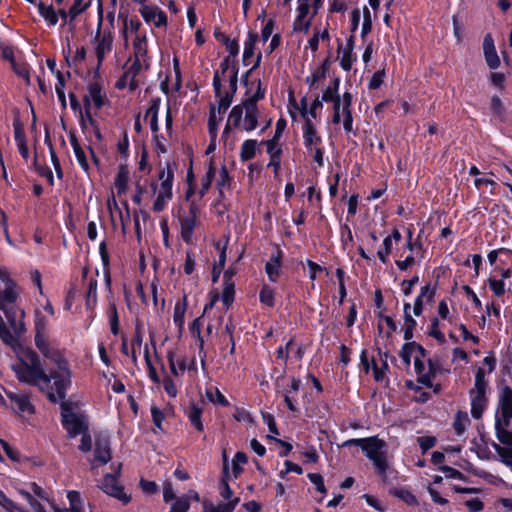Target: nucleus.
Listing matches in <instances>:
<instances>
[{
	"label": "nucleus",
	"mask_w": 512,
	"mask_h": 512,
	"mask_svg": "<svg viewBox=\"0 0 512 512\" xmlns=\"http://www.w3.org/2000/svg\"><path fill=\"white\" fill-rule=\"evenodd\" d=\"M14 352L17 361L12 365L19 382L37 387L45 392L52 402L60 400L50 374L45 370L39 355L30 347L16 345Z\"/></svg>",
	"instance_id": "1"
},
{
	"label": "nucleus",
	"mask_w": 512,
	"mask_h": 512,
	"mask_svg": "<svg viewBox=\"0 0 512 512\" xmlns=\"http://www.w3.org/2000/svg\"><path fill=\"white\" fill-rule=\"evenodd\" d=\"M149 67H150V61L149 60L143 59V61H141L139 59V61H138L137 58H134L132 64L127 68V70L125 72L127 74H129V76L133 80H136V76L140 72L147 70Z\"/></svg>",
	"instance_id": "53"
},
{
	"label": "nucleus",
	"mask_w": 512,
	"mask_h": 512,
	"mask_svg": "<svg viewBox=\"0 0 512 512\" xmlns=\"http://www.w3.org/2000/svg\"><path fill=\"white\" fill-rule=\"evenodd\" d=\"M282 271V251L277 249L266 262L265 272L271 282H277Z\"/></svg>",
	"instance_id": "30"
},
{
	"label": "nucleus",
	"mask_w": 512,
	"mask_h": 512,
	"mask_svg": "<svg viewBox=\"0 0 512 512\" xmlns=\"http://www.w3.org/2000/svg\"><path fill=\"white\" fill-rule=\"evenodd\" d=\"M202 413L203 410L196 404H192L186 411V416L189 419L192 426L198 431L204 430V425L202 422Z\"/></svg>",
	"instance_id": "42"
},
{
	"label": "nucleus",
	"mask_w": 512,
	"mask_h": 512,
	"mask_svg": "<svg viewBox=\"0 0 512 512\" xmlns=\"http://www.w3.org/2000/svg\"><path fill=\"white\" fill-rule=\"evenodd\" d=\"M352 95L346 91L340 99L332 104V122L339 124L342 122L343 129L346 133L353 130V116L351 111Z\"/></svg>",
	"instance_id": "11"
},
{
	"label": "nucleus",
	"mask_w": 512,
	"mask_h": 512,
	"mask_svg": "<svg viewBox=\"0 0 512 512\" xmlns=\"http://www.w3.org/2000/svg\"><path fill=\"white\" fill-rule=\"evenodd\" d=\"M35 346L44 358L56 366L49 374L54 381L58 398L64 399L72 383V372L68 360L59 349L51 346L47 338L36 340Z\"/></svg>",
	"instance_id": "3"
},
{
	"label": "nucleus",
	"mask_w": 512,
	"mask_h": 512,
	"mask_svg": "<svg viewBox=\"0 0 512 512\" xmlns=\"http://www.w3.org/2000/svg\"><path fill=\"white\" fill-rule=\"evenodd\" d=\"M55 316V309L49 300L42 305L41 308L34 310V341L47 338L49 329V317Z\"/></svg>",
	"instance_id": "16"
},
{
	"label": "nucleus",
	"mask_w": 512,
	"mask_h": 512,
	"mask_svg": "<svg viewBox=\"0 0 512 512\" xmlns=\"http://www.w3.org/2000/svg\"><path fill=\"white\" fill-rule=\"evenodd\" d=\"M233 418L237 422H242L246 424H250L253 421V418L248 410L243 407H236L233 413Z\"/></svg>",
	"instance_id": "63"
},
{
	"label": "nucleus",
	"mask_w": 512,
	"mask_h": 512,
	"mask_svg": "<svg viewBox=\"0 0 512 512\" xmlns=\"http://www.w3.org/2000/svg\"><path fill=\"white\" fill-rule=\"evenodd\" d=\"M483 51L487 65L490 69H497L500 65V59L497 54L494 40L490 34L485 35L483 40Z\"/></svg>",
	"instance_id": "34"
},
{
	"label": "nucleus",
	"mask_w": 512,
	"mask_h": 512,
	"mask_svg": "<svg viewBox=\"0 0 512 512\" xmlns=\"http://www.w3.org/2000/svg\"><path fill=\"white\" fill-rule=\"evenodd\" d=\"M470 425V418L468 413L465 411H458L455 415L453 422V428L458 436L464 434L468 426Z\"/></svg>",
	"instance_id": "47"
},
{
	"label": "nucleus",
	"mask_w": 512,
	"mask_h": 512,
	"mask_svg": "<svg viewBox=\"0 0 512 512\" xmlns=\"http://www.w3.org/2000/svg\"><path fill=\"white\" fill-rule=\"evenodd\" d=\"M258 36L256 34L249 33L247 39L244 42L243 50V63L245 66H251V69L256 68L261 61V54L255 57V46Z\"/></svg>",
	"instance_id": "26"
},
{
	"label": "nucleus",
	"mask_w": 512,
	"mask_h": 512,
	"mask_svg": "<svg viewBox=\"0 0 512 512\" xmlns=\"http://www.w3.org/2000/svg\"><path fill=\"white\" fill-rule=\"evenodd\" d=\"M113 35L111 32H98L94 38V50L98 66L102 64L107 55L112 52Z\"/></svg>",
	"instance_id": "24"
},
{
	"label": "nucleus",
	"mask_w": 512,
	"mask_h": 512,
	"mask_svg": "<svg viewBox=\"0 0 512 512\" xmlns=\"http://www.w3.org/2000/svg\"><path fill=\"white\" fill-rule=\"evenodd\" d=\"M360 361H361V365L363 366V370L365 371V373H369L370 368H372L374 379L377 382H380L384 379L385 371L388 369V365H387L386 361H382L381 367L378 366L375 359H372V361L370 363L366 350H362L361 355H360Z\"/></svg>",
	"instance_id": "31"
},
{
	"label": "nucleus",
	"mask_w": 512,
	"mask_h": 512,
	"mask_svg": "<svg viewBox=\"0 0 512 512\" xmlns=\"http://www.w3.org/2000/svg\"><path fill=\"white\" fill-rule=\"evenodd\" d=\"M70 142L78 164L85 172H87L89 170V163L84 149L78 143L76 138H71Z\"/></svg>",
	"instance_id": "48"
},
{
	"label": "nucleus",
	"mask_w": 512,
	"mask_h": 512,
	"mask_svg": "<svg viewBox=\"0 0 512 512\" xmlns=\"http://www.w3.org/2000/svg\"><path fill=\"white\" fill-rule=\"evenodd\" d=\"M297 108L300 112L301 117L304 120L303 125H307L309 123L312 126L317 127V111L312 110V108L308 106L306 98H302L300 100V103L298 104Z\"/></svg>",
	"instance_id": "40"
},
{
	"label": "nucleus",
	"mask_w": 512,
	"mask_h": 512,
	"mask_svg": "<svg viewBox=\"0 0 512 512\" xmlns=\"http://www.w3.org/2000/svg\"><path fill=\"white\" fill-rule=\"evenodd\" d=\"M174 171L167 165L159 170L158 180L149 185L151 190L152 210L160 213L166 209L173 198Z\"/></svg>",
	"instance_id": "6"
},
{
	"label": "nucleus",
	"mask_w": 512,
	"mask_h": 512,
	"mask_svg": "<svg viewBox=\"0 0 512 512\" xmlns=\"http://www.w3.org/2000/svg\"><path fill=\"white\" fill-rule=\"evenodd\" d=\"M261 304L267 307L275 305V290L268 285H264L259 294Z\"/></svg>",
	"instance_id": "55"
},
{
	"label": "nucleus",
	"mask_w": 512,
	"mask_h": 512,
	"mask_svg": "<svg viewBox=\"0 0 512 512\" xmlns=\"http://www.w3.org/2000/svg\"><path fill=\"white\" fill-rule=\"evenodd\" d=\"M269 159H281L283 150L280 140L269 139L264 141Z\"/></svg>",
	"instance_id": "54"
},
{
	"label": "nucleus",
	"mask_w": 512,
	"mask_h": 512,
	"mask_svg": "<svg viewBox=\"0 0 512 512\" xmlns=\"http://www.w3.org/2000/svg\"><path fill=\"white\" fill-rule=\"evenodd\" d=\"M339 86L340 80L338 78L333 79L331 84L323 91L322 100L333 104L337 99H340L342 96L339 95Z\"/></svg>",
	"instance_id": "45"
},
{
	"label": "nucleus",
	"mask_w": 512,
	"mask_h": 512,
	"mask_svg": "<svg viewBox=\"0 0 512 512\" xmlns=\"http://www.w3.org/2000/svg\"><path fill=\"white\" fill-rule=\"evenodd\" d=\"M320 41H329V32L327 29L315 30L309 38L306 48L315 53L319 48Z\"/></svg>",
	"instance_id": "49"
},
{
	"label": "nucleus",
	"mask_w": 512,
	"mask_h": 512,
	"mask_svg": "<svg viewBox=\"0 0 512 512\" xmlns=\"http://www.w3.org/2000/svg\"><path fill=\"white\" fill-rule=\"evenodd\" d=\"M512 276V270L510 268L498 269L495 268L489 278L487 279L488 285L496 297H501L506 292L505 279H509Z\"/></svg>",
	"instance_id": "23"
},
{
	"label": "nucleus",
	"mask_w": 512,
	"mask_h": 512,
	"mask_svg": "<svg viewBox=\"0 0 512 512\" xmlns=\"http://www.w3.org/2000/svg\"><path fill=\"white\" fill-rule=\"evenodd\" d=\"M129 182V170L125 165H121L118 169L114 187L119 195L126 193Z\"/></svg>",
	"instance_id": "41"
},
{
	"label": "nucleus",
	"mask_w": 512,
	"mask_h": 512,
	"mask_svg": "<svg viewBox=\"0 0 512 512\" xmlns=\"http://www.w3.org/2000/svg\"><path fill=\"white\" fill-rule=\"evenodd\" d=\"M264 96L265 90L262 88L260 80L247 83L245 99L240 104L235 105L229 113L227 124L222 134L225 142L228 139L231 128L251 132L258 127L260 112L257 102L263 99Z\"/></svg>",
	"instance_id": "2"
},
{
	"label": "nucleus",
	"mask_w": 512,
	"mask_h": 512,
	"mask_svg": "<svg viewBox=\"0 0 512 512\" xmlns=\"http://www.w3.org/2000/svg\"><path fill=\"white\" fill-rule=\"evenodd\" d=\"M13 71L21 77L27 85H31V78L29 73V67L26 63L23 62H13L11 66Z\"/></svg>",
	"instance_id": "60"
},
{
	"label": "nucleus",
	"mask_w": 512,
	"mask_h": 512,
	"mask_svg": "<svg viewBox=\"0 0 512 512\" xmlns=\"http://www.w3.org/2000/svg\"><path fill=\"white\" fill-rule=\"evenodd\" d=\"M396 256L398 259H396L395 264L400 271H406L410 269L416 262L412 254H409L404 259H402L403 252L400 249L397 250Z\"/></svg>",
	"instance_id": "59"
},
{
	"label": "nucleus",
	"mask_w": 512,
	"mask_h": 512,
	"mask_svg": "<svg viewBox=\"0 0 512 512\" xmlns=\"http://www.w3.org/2000/svg\"><path fill=\"white\" fill-rule=\"evenodd\" d=\"M339 65L344 71H350L353 64L357 61V55L354 53V40L350 37L344 46H338Z\"/></svg>",
	"instance_id": "25"
},
{
	"label": "nucleus",
	"mask_w": 512,
	"mask_h": 512,
	"mask_svg": "<svg viewBox=\"0 0 512 512\" xmlns=\"http://www.w3.org/2000/svg\"><path fill=\"white\" fill-rule=\"evenodd\" d=\"M257 150V141L254 139L245 140L240 149V159L248 161L255 157Z\"/></svg>",
	"instance_id": "50"
},
{
	"label": "nucleus",
	"mask_w": 512,
	"mask_h": 512,
	"mask_svg": "<svg viewBox=\"0 0 512 512\" xmlns=\"http://www.w3.org/2000/svg\"><path fill=\"white\" fill-rule=\"evenodd\" d=\"M120 470L121 464L119 463L114 467V473L106 474L104 478L99 482L98 486L107 495L115 497L124 503H128L130 501V497L124 493L123 488L119 485L117 481V477L120 474Z\"/></svg>",
	"instance_id": "18"
},
{
	"label": "nucleus",
	"mask_w": 512,
	"mask_h": 512,
	"mask_svg": "<svg viewBox=\"0 0 512 512\" xmlns=\"http://www.w3.org/2000/svg\"><path fill=\"white\" fill-rule=\"evenodd\" d=\"M34 5H37L39 14L50 26H55L57 24L58 14L52 6H46L40 0H38Z\"/></svg>",
	"instance_id": "46"
},
{
	"label": "nucleus",
	"mask_w": 512,
	"mask_h": 512,
	"mask_svg": "<svg viewBox=\"0 0 512 512\" xmlns=\"http://www.w3.org/2000/svg\"><path fill=\"white\" fill-rule=\"evenodd\" d=\"M302 138L303 145L308 155L313 158L318 167H323L325 151L323 148V139L317 130V127H314L309 123L307 125H303Z\"/></svg>",
	"instance_id": "9"
},
{
	"label": "nucleus",
	"mask_w": 512,
	"mask_h": 512,
	"mask_svg": "<svg viewBox=\"0 0 512 512\" xmlns=\"http://www.w3.org/2000/svg\"><path fill=\"white\" fill-rule=\"evenodd\" d=\"M384 448L385 442L377 437L366 438L365 444L362 448L365 455L373 462L381 476H385L388 468Z\"/></svg>",
	"instance_id": "15"
},
{
	"label": "nucleus",
	"mask_w": 512,
	"mask_h": 512,
	"mask_svg": "<svg viewBox=\"0 0 512 512\" xmlns=\"http://www.w3.org/2000/svg\"><path fill=\"white\" fill-rule=\"evenodd\" d=\"M512 419V389L509 386L502 388L495 421V430L499 439L500 431H508L507 427Z\"/></svg>",
	"instance_id": "14"
},
{
	"label": "nucleus",
	"mask_w": 512,
	"mask_h": 512,
	"mask_svg": "<svg viewBox=\"0 0 512 512\" xmlns=\"http://www.w3.org/2000/svg\"><path fill=\"white\" fill-rule=\"evenodd\" d=\"M7 398L12 403V409L18 414H33L34 407L30 403L27 395L12 391H5Z\"/></svg>",
	"instance_id": "28"
},
{
	"label": "nucleus",
	"mask_w": 512,
	"mask_h": 512,
	"mask_svg": "<svg viewBox=\"0 0 512 512\" xmlns=\"http://www.w3.org/2000/svg\"><path fill=\"white\" fill-rule=\"evenodd\" d=\"M238 68L234 59L225 58L213 77L215 95L218 98V113H224L232 102L237 89Z\"/></svg>",
	"instance_id": "4"
},
{
	"label": "nucleus",
	"mask_w": 512,
	"mask_h": 512,
	"mask_svg": "<svg viewBox=\"0 0 512 512\" xmlns=\"http://www.w3.org/2000/svg\"><path fill=\"white\" fill-rule=\"evenodd\" d=\"M69 501V508H60L55 503H51V508L54 512H84L85 505L79 492L71 490L67 493Z\"/></svg>",
	"instance_id": "33"
},
{
	"label": "nucleus",
	"mask_w": 512,
	"mask_h": 512,
	"mask_svg": "<svg viewBox=\"0 0 512 512\" xmlns=\"http://www.w3.org/2000/svg\"><path fill=\"white\" fill-rule=\"evenodd\" d=\"M490 109L493 112V114L495 116H497L498 118H500L501 120L504 118L505 108H504V105H503L501 99L498 96H496V95L492 96L491 102H490Z\"/></svg>",
	"instance_id": "62"
},
{
	"label": "nucleus",
	"mask_w": 512,
	"mask_h": 512,
	"mask_svg": "<svg viewBox=\"0 0 512 512\" xmlns=\"http://www.w3.org/2000/svg\"><path fill=\"white\" fill-rule=\"evenodd\" d=\"M215 181L216 189L220 195H222L224 191L230 187L231 178L229 176L228 169L224 164L221 165L219 170H217Z\"/></svg>",
	"instance_id": "43"
},
{
	"label": "nucleus",
	"mask_w": 512,
	"mask_h": 512,
	"mask_svg": "<svg viewBox=\"0 0 512 512\" xmlns=\"http://www.w3.org/2000/svg\"><path fill=\"white\" fill-rule=\"evenodd\" d=\"M107 100L105 92L102 90L98 83H91L88 86V91L83 98L84 110L81 111V126L85 127V119L93 123L91 110H98L102 108Z\"/></svg>",
	"instance_id": "12"
},
{
	"label": "nucleus",
	"mask_w": 512,
	"mask_h": 512,
	"mask_svg": "<svg viewBox=\"0 0 512 512\" xmlns=\"http://www.w3.org/2000/svg\"><path fill=\"white\" fill-rule=\"evenodd\" d=\"M220 482V495L226 501L225 503L215 505L210 501L203 502V512H233L239 503L238 497H232L233 491L228 484L230 480V470L226 453H223V471Z\"/></svg>",
	"instance_id": "8"
},
{
	"label": "nucleus",
	"mask_w": 512,
	"mask_h": 512,
	"mask_svg": "<svg viewBox=\"0 0 512 512\" xmlns=\"http://www.w3.org/2000/svg\"><path fill=\"white\" fill-rule=\"evenodd\" d=\"M189 508V499L187 497H180L172 504L170 512H187Z\"/></svg>",
	"instance_id": "64"
},
{
	"label": "nucleus",
	"mask_w": 512,
	"mask_h": 512,
	"mask_svg": "<svg viewBox=\"0 0 512 512\" xmlns=\"http://www.w3.org/2000/svg\"><path fill=\"white\" fill-rule=\"evenodd\" d=\"M206 396L208 400L213 404H217L224 407L229 406V401L218 388L207 390Z\"/></svg>",
	"instance_id": "57"
},
{
	"label": "nucleus",
	"mask_w": 512,
	"mask_h": 512,
	"mask_svg": "<svg viewBox=\"0 0 512 512\" xmlns=\"http://www.w3.org/2000/svg\"><path fill=\"white\" fill-rule=\"evenodd\" d=\"M312 19L313 17L311 16H304L297 13L293 21V31L306 34L311 27Z\"/></svg>",
	"instance_id": "52"
},
{
	"label": "nucleus",
	"mask_w": 512,
	"mask_h": 512,
	"mask_svg": "<svg viewBox=\"0 0 512 512\" xmlns=\"http://www.w3.org/2000/svg\"><path fill=\"white\" fill-rule=\"evenodd\" d=\"M30 489L34 497L46 501L50 506L51 503H55L54 500L49 497L48 493L36 482L30 483Z\"/></svg>",
	"instance_id": "61"
},
{
	"label": "nucleus",
	"mask_w": 512,
	"mask_h": 512,
	"mask_svg": "<svg viewBox=\"0 0 512 512\" xmlns=\"http://www.w3.org/2000/svg\"><path fill=\"white\" fill-rule=\"evenodd\" d=\"M111 458L112 456L109 438L106 436L97 437L95 441L93 458L89 460L92 472L97 473V469L110 462Z\"/></svg>",
	"instance_id": "19"
},
{
	"label": "nucleus",
	"mask_w": 512,
	"mask_h": 512,
	"mask_svg": "<svg viewBox=\"0 0 512 512\" xmlns=\"http://www.w3.org/2000/svg\"><path fill=\"white\" fill-rule=\"evenodd\" d=\"M401 239L402 235L398 229H393L391 234L383 239V248L377 252V256L383 264L388 262L394 243L400 242Z\"/></svg>",
	"instance_id": "32"
},
{
	"label": "nucleus",
	"mask_w": 512,
	"mask_h": 512,
	"mask_svg": "<svg viewBox=\"0 0 512 512\" xmlns=\"http://www.w3.org/2000/svg\"><path fill=\"white\" fill-rule=\"evenodd\" d=\"M400 358L406 366H409L413 360L414 369H418L421 361L425 359V350L415 342H407L400 351Z\"/></svg>",
	"instance_id": "22"
},
{
	"label": "nucleus",
	"mask_w": 512,
	"mask_h": 512,
	"mask_svg": "<svg viewBox=\"0 0 512 512\" xmlns=\"http://www.w3.org/2000/svg\"><path fill=\"white\" fill-rule=\"evenodd\" d=\"M187 311V299L184 296L182 299L176 301L173 312V322L178 328L179 332L183 330L185 323V313Z\"/></svg>",
	"instance_id": "39"
},
{
	"label": "nucleus",
	"mask_w": 512,
	"mask_h": 512,
	"mask_svg": "<svg viewBox=\"0 0 512 512\" xmlns=\"http://www.w3.org/2000/svg\"><path fill=\"white\" fill-rule=\"evenodd\" d=\"M200 214V208L195 201H191L188 212L180 216V233L184 242L192 241L195 227Z\"/></svg>",
	"instance_id": "17"
},
{
	"label": "nucleus",
	"mask_w": 512,
	"mask_h": 512,
	"mask_svg": "<svg viewBox=\"0 0 512 512\" xmlns=\"http://www.w3.org/2000/svg\"><path fill=\"white\" fill-rule=\"evenodd\" d=\"M428 335L434 338L439 344H444L446 338L444 333L440 330L438 318H433L428 329Z\"/></svg>",
	"instance_id": "58"
},
{
	"label": "nucleus",
	"mask_w": 512,
	"mask_h": 512,
	"mask_svg": "<svg viewBox=\"0 0 512 512\" xmlns=\"http://www.w3.org/2000/svg\"><path fill=\"white\" fill-rule=\"evenodd\" d=\"M217 175V167L213 158H211L206 164V173L201 178V187L197 194L199 199H202L211 188L212 182L215 180Z\"/></svg>",
	"instance_id": "35"
},
{
	"label": "nucleus",
	"mask_w": 512,
	"mask_h": 512,
	"mask_svg": "<svg viewBox=\"0 0 512 512\" xmlns=\"http://www.w3.org/2000/svg\"><path fill=\"white\" fill-rule=\"evenodd\" d=\"M487 381L485 380V371L478 368L475 375L474 387L470 390L471 415L475 419H480L487 406L486 390Z\"/></svg>",
	"instance_id": "10"
},
{
	"label": "nucleus",
	"mask_w": 512,
	"mask_h": 512,
	"mask_svg": "<svg viewBox=\"0 0 512 512\" xmlns=\"http://www.w3.org/2000/svg\"><path fill=\"white\" fill-rule=\"evenodd\" d=\"M161 107V99L153 98L145 112L144 120L149 124L152 134L159 132L158 114Z\"/></svg>",
	"instance_id": "36"
},
{
	"label": "nucleus",
	"mask_w": 512,
	"mask_h": 512,
	"mask_svg": "<svg viewBox=\"0 0 512 512\" xmlns=\"http://www.w3.org/2000/svg\"><path fill=\"white\" fill-rule=\"evenodd\" d=\"M395 497L401 499L410 506L417 505V499L414 494L406 488H395L391 492Z\"/></svg>",
	"instance_id": "56"
},
{
	"label": "nucleus",
	"mask_w": 512,
	"mask_h": 512,
	"mask_svg": "<svg viewBox=\"0 0 512 512\" xmlns=\"http://www.w3.org/2000/svg\"><path fill=\"white\" fill-rule=\"evenodd\" d=\"M210 300L204 307L203 314H207L209 310L213 308V306L221 300L225 306V309H228L231 304L234 302L235 298V285L233 281H230L228 275H226V281L223 282V291L222 294L218 292L217 289L213 290L209 294Z\"/></svg>",
	"instance_id": "20"
},
{
	"label": "nucleus",
	"mask_w": 512,
	"mask_h": 512,
	"mask_svg": "<svg viewBox=\"0 0 512 512\" xmlns=\"http://www.w3.org/2000/svg\"><path fill=\"white\" fill-rule=\"evenodd\" d=\"M59 5L64 4V0H56ZM70 2L71 20H75L91 4V0H68Z\"/></svg>",
	"instance_id": "44"
},
{
	"label": "nucleus",
	"mask_w": 512,
	"mask_h": 512,
	"mask_svg": "<svg viewBox=\"0 0 512 512\" xmlns=\"http://www.w3.org/2000/svg\"><path fill=\"white\" fill-rule=\"evenodd\" d=\"M61 423L68 436L74 438L88 431V420L80 413H76L66 403L61 405Z\"/></svg>",
	"instance_id": "13"
},
{
	"label": "nucleus",
	"mask_w": 512,
	"mask_h": 512,
	"mask_svg": "<svg viewBox=\"0 0 512 512\" xmlns=\"http://www.w3.org/2000/svg\"><path fill=\"white\" fill-rule=\"evenodd\" d=\"M437 371L438 366L433 363L431 359L428 360L427 365L425 364V359H423L418 369H415L418 382L428 388L433 387V379L436 376Z\"/></svg>",
	"instance_id": "29"
},
{
	"label": "nucleus",
	"mask_w": 512,
	"mask_h": 512,
	"mask_svg": "<svg viewBox=\"0 0 512 512\" xmlns=\"http://www.w3.org/2000/svg\"><path fill=\"white\" fill-rule=\"evenodd\" d=\"M0 279L5 282V288L0 291V310L5 314L13 331L21 334L25 331V313L16 306L19 288L2 269H0Z\"/></svg>",
	"instance_id": "5"
},
{
	"label": "nucleus",
	"mask_w": 512,
	"mask_h": 512,
	"mask_svg": "<svg viewBox=\"0 0 512 512\" xmlns=\"http://www.w3.org/2000/svg\"><path fill=\"white\" fill-rule=\"evenodd\" d=\"M248 459L245 453L237 452L232 459V469L230 471V478H238L242 473V466L247 463Z\"/></svg>",
	"instance_id": "51"
},
{
	"label": "nucleus",
	"mask_w": 512,
	"mask_h": 512,
	"mask_svg": "<svg viewBox=\"0 0 512 512\" xmlns=\"http://www.w3.org/2000/svg\"><path fill=\"white\" fill-rule=\"evenodd\" d=\"M436 294V287L430 283L421 287L420 293L415 299L413 305V313L415 316H420L424 310V307L433 302Z\"/></svg>",
	"instance_id": "27"
},
{
	"label": "nucleus",
	"mask_w": 512,
	"mask_h": 512,
	"mask_svg": "<svg viewBox=\"0 0 512 512\" xmlns=\"http://www.w3.org/2000/svg\"><path fill=\"white\" fill-rule=\"evenodd\" d=\"M139 13L143 20L156 28L165 27L167 25L166 13L157 5L143 4L139 8Z\"/></svg>",
	"instance_id": "21"
},
{
	"label": "nucleus",
	"mask_w": 512,
	"mask_h": 512,
	"mask_svg": "<svg viewBox=\"0 0 512 512\" xmlns=\"http://www.w3.org/2000/svg\"><path fill=\"white\" fill-rule=\"evenodd\" d=\"M167 359L170 371L175 377H180L185 373L187 364L184 357H179L173 351H169Z\"/></svg>",
	"instance_id": "38"
},
{
	"label": "nucleus",
	"mask_w": 512,
	"mask_h": 512,
	"mask_svg": "<svg viewBox=\"0 0 512 512\" xmlns=\"http://www.w3.org/2000/svg\"><path fill=\"white\" fill-rule=\"evenodd\" d=\"M322 4V0H297L296 12L304 16L314 17Z\"/></svg>",
	"instance_id": "37"
},
{
	"label": "nucleus",
	"mask_w": 512,
	"mask_h": 512,
	"mask_svg": "<svg viewBox=\"0 0 512 512\" xmlns=\"http://www.w3.org/2000/svg\"><path fill=\"white\" fill-rule=\"evenodd\" d=\"M122 36L125 45L131 42L133 47V57L143 61L149 60L147 31L142 29L141 21L136 17L126 16L123 19Z\"/></svg>",
	"instance_id": "7"
}]
</instances>
